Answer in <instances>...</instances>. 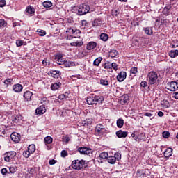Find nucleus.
I'll return each instance as SVG.
<instances>
[{"mask_svg": "<svg viewBox=\"0 0 178 178\" xmlns=\"http://www.w3.org/2000/svg\"><path fill=\"white\" fill-rule=\"evenodd\" d=\"M87 104L88 105H95L97 104H101L102 102L105 101L104 96L97 95H90L87 97Z\"/></svg>", "mask_w": 178, "mask_h": 178, "instance_id": "obj_1", "label": "nucleus"}, {"mask_svg": "<svg viewBox=\"0 0 178 178\" xmlns=\"http://www.w3.org/2000/svg\"><path fill=\"white\" fill-rule=\"evenodd\" d=\"M72 169L80 170V169H83V168H87V163L84 160H74L72 163Z\"/></svg>", "mask_w": 178, "mask_h": 178, "instance_id": "obj_2", "label": "nucleus"}, {"mask_svg": "<svg viewBox=\"0 0 178 178\" xmlns=\"http://www.w3.org/2000/svg\"><path fill=\"white\" fill-rule=\"evenodd\" d=\"M147 81L150 86H152L156 83L158 80V74L154 71H151L147 74Z\"/></svg>", "mask_w": 178, "mask_h": 178, "instance_id": "obj_3", "label": "nucleus"}, {"mask_svg": "<svg viewBox=\"0 0 178 178\" xmlns=\"http://www.w3.org/2000/svg\"><path fill=\"white\" fill-rule=\"evenodd\" d=\"M90 12V6L86 4H82L79 6L78 9L77 15L79 16H83V15H87Z\"/></svg>", "mask_w": 178, "mask_h": 178, "instance_id": "obj_4", "label": "nucleus"}, {"mask_svg": "<svg viewBox=\"0 0 178 178\" xmlns=\"http://www.w3.org/2000/svg\"><path fill=\"white\" fill-rule=\"evenodd\" d=\"M95 131L97 133L99 136H104V134H106L107 130L102 124H98L95 129Z\"/></svg>", "mask_w": 178, "mask_h": 178, "instance_id": "obj_5", "label": "nucleus"}, {"mask_svg": "<svg viewBox=\"0 0 178 178\" xmlns=\"http://www.w3.org/2000/svg\"><path fill=\"white\" fill-rule=\"evenodd\" d=\"M79 152L81 155H92V149L86 147H81L78 148Z\"/></svg>", "mask_w": 178, "mask_h": 178, "instance_id": "obj_6", "label": "nucleus"}, {"mask_svg": "<svg viewBox=\"0 0 178 178\" xmlns=\"http://www.w3.org/2000/svg\"><path fill=\"white\" fill-rule=\"evenodd\" d=\"M48 74L49 76H50L51 77H53L54 79H59L62 74V72H60V71L59 70H51L49 72Z\"/></svg>", "mask_w": 178, "mask_h": 178, "instance_id": "obj_7", "label": "nucleus"}, {"mask_svg": "<svg viewBox=\"0 0 178 178\" xmlns=\"http://www.w3.org/2000/svg\"><path fill=\"white\" fill-rule=\"evenodd\" d=\"M16 156V153L15 152H8L4 154V161L6 162H9L11 159H13Z\"/></svg>", "mask_w": 178, "mask_h": 178, "instance_id": "obj_8", "label": "nucleus"}, {"mask_svg": "<svg viewBox=\"0 0 178 178\" xmlns=\"http://www.w3.org/2000/svg\"><path fill=\"white\" fill-rule=\"evenodd\" d=\"M127 77V74H126V72H120L118 76H117V80L118 81H119L120 83H122V81H124V80L126 79Z\"/></svg>", "mask_w": 178, "mask_h": 178, "instance_id": "obj_9", "label": "nucleus"}, {"mask_svg": "<svg viewBox=\"0 0 178 178\" xmlns=\"http://www.w3.org/2000/svg\"><path fill=\"white\" fill-rule=\"evenodd\" d=\"M115 134L118 138H126L129 132L119 130L115 133Z\"/></svg>", "mask_w": 178, "mask_h": 178, "instance_id": "obj_10", "label": "nucleus"}, {"mask_svg": "<svg viewBox=\"0 0 178 178\" xmlns=\"http://www.w3.org/2000/svg\"><path fill=\"white\" fill-rule=\"evenodd\" d=\"M168 86L170 87V91H176V90L178 89V83L176 81H172L170 83H168Z\"/></svg>", "mask_w": 178, "mask_h": 178, "instance_id": "obj_11", "label": "nucleus"}, {"mask_svg": "<svg viewBox=\"0 0 178 178\" xmlns=\"http://www.w3.org/2000/svg\"><path fill=\"white\" fill-rule=\"evenodd\" d=\"M55 59L57 65H63V64L65 63V61L66 60L65 58H63V57L60 54L56 56Z\"/></svg>", "mask_w": 178, "mask_h": 178, "instance_id": "obj_12", "label": "nucleus"}, {"mask_svg": "<svg viewBox=\"0 0 178 178\" xmlns=\"http://www.w3.org/2000/svg\"><path fill=\"white\" fill-rule=\"evenodd\" d=\"M10 138L12 141H14V143H19V141H20V134L17 133H13L10 135Z\"/></svg>", "mask_w": 178, "mask_h": 178, "instance_id": "obj_13", "label": "nucleus"}, {"mask_svg": "<svg viewBox=\"0 0 178 178\" xmlns=\"http://www.w3.org/2000/svg\"><path fill=\"white\" fill-rule=\"evenodd\" d=\"M47 112V108L44 106H40L35 110V113L37 115H44Z\"/></svg>", "mask_w": 178, "mask_h": 178, "instance_id": "obj_14", "label": "nucleus"}, {"mask_svg": "<svg viewBox=\"0 0 178 178\" xmlns=\"http://www.w3.org/2000/svg\"><path fill=\"white\" fill-rule=\"evenodd\" d=\"M13 90L15 91V92H22L23 90V86H22L20 83H17L13 85Z\"/></svg>", "mask_w": 178, "mask_h": 178, "instance_id": "obj_15", "label": "nucleus"}, {"mask_svg": "<svg viewBox=\"0 0 178 178\" xmlns=\"http://www.w3.org/2000/svg\"><path fill=\"white\" fill-rule=\"evenodd\" d=\"M102 23V19H101V18H96L92 22V27H95V28L99 27Z\"/></svg>", "mask_w": 178, "mask_h": 178, "instance_id": "obj_16", "label": "nucleus"}, {"mask_svg": "<svg viewBox=\"0 0 178 178\" xmlns=\"http://www.w3.org/2000/svg\"><path fill=\"white\" fill-rule=\"evenodd\" d=\"M23 97L26 101H31V97H33V92H31V91H26L24 93Z\"/></svg>", "mask_w": 178, "mask_h": 178, "instance_id": "obj_17", "label": "nucleus"}, {"mask_svg": "<svg viewBox=\"0 0 178 178\" xmlns=\"http://www.w3.org/2000/svg\"><path fill=\"white\" fill-rule=\"evenodd\" d=\"M120 102L121 105H125L126 104H127V102H129V95H123L121 97Z\"/></svg>", "mask_w": 178, "mask_h": 178, "instance_id": "obj_18", "label": "nucleus"}, {"mask_svg": "<svg viewBox=\"0 0 178 178\" xmlns=\"http://www.w3.org/2000/svg\"><path fill=\"white\" fill-rule=\"evenodd\" d=\"M94 48H97V42H90L88 43L86 46V49H88V51H91V49H94Z\"/></svg>", "mask_w": 178, "mask_h": 178, "instance_id": "obj_19", "label": "nucleus"}, {"mask_svg": "<svg viewBox=\"0 0 178 178\" xmlns=\"http://www.w3.org/2000/svg\"><path fill=\"white\" fill-rule=\"evenodd\" d=\"M173 149H172V148H168L165 152H164V156L165 158H170V156H172L173 152H172Z\"/></svg>", "mask_w": 178, "mask_h": 178, "instance_id": "obj_20", "label": "nucleus"}, {"mask_svg": "<svg viewBox=\"0 0 178 178\" xmlns=\"http://www.w3.org/2000/svg\"><path fill=\"white\" fill-rule=\"evenodd\" d=\"M26 12H27V13H29V15H34V13H35V10L34 9V7L31 6H28L26 9Z\"/></svg>", "mask_w": 178, "mask_h": 178, "instance_id": "obj_21", "label": "nucleus"}, {"mask_svg": "<svg viewBox=\"0 0 178 178\" xmlns=\"http://www.w3.org/2000/svg\"><path fill=\"white\" fill-rule=\"evenodd\" d=\"M61 86H62V83H60V82L55 83L51 84V88L52 91H56V90H58V88H59V87H60Z\"/></svg>", "mask_w": 178, "mask_h": 178, "instance_id": "obj_22", "label": "nucleus"}, {"mask_svg": "<svg viewBox=\"0 0 178 178\" xmlns=\"http://www.w3.org/2000/svg\"><path fill=\"white\" fill-rule=\"evenodd\" d=\"M124 124V120H123V119L120 118L117 120V127H118L119 129H122Z\"/></svg>", "mask_w": 178, "mask_h": 178, "instance_id": "obj_23", "label": "nucleus"}, {"mask_svg": "<svg viewBox=\"0 0 178 178\" xmlns=\"http://www.w3.org/2000/svg\"><path fill=\"white\" fill-rule=\"evenodd\" d=\"M100 40H102V41L106 42L108 41V40H109V36L108 35V34L102 33L100 35Z\"/></svg>", "mask_w": 178, "mask_h": 178, "instance_id": "obj_24", "label": "nucleus"}, {"mask_svg": "<svg viewBox=\"0 0 178 178\" xmlns=\"http://www.w3.org/2000/svg\"><path fill=\"white\" fill-rule=\"evenodd\" d=\"M63 65L65 67H72V66H74V65H76V64L74 63V62L67 61L65 60L64 61Z\"/></svg>", "mask_w": 178, "mask_h": 178, "instance_id": "obj_25", "label": "nucleus"}, {"mask_svg": "<svg viewBox=\"0 0 178 178\" xmlns=\"http://www.w3.org/2000/svg\"><path fill=\"white\" fill-rule=\"evenodd\" d=\"M169 56H170V58H176V56H178V50H171L169 52Z\"/></svg>", "mask_w": 178, "mask_h": 178, "instance_id": "obj_26", "label": "nucleus"}, {"mask_svg": "<svg viewBox=\"0 0 178 178\" xmlns=\"http://www.w3.org/2000/svg\"><path fill=\"white\" fill-rule=\"evenodd\" d=\"M84 42L83 41L80 42H71L70 46L71 47H82L83 45Z\"/></svg>", "mask_w": 178, "mask_h": 178, "instance_id": "obj_27", "label": "nucleus"}, {"mask_svg": "<svg viewBox=\"0 0 178 178\" xmlns=\"http://www.w3.org/2000/svg\"><path fill=\"white\" fill-rule=\"evenodd\" d=\"M170 13V6H166L163 10V14L165 16H169V13Z\"/></svg>", "mask_w": 178, "mask_h": 178, "instance_id": "obj_28", "label": "nucleus"}, {"mask_svg": "<svg viewBox=\"0 0 178 178\" xmlns=\"http://www.w3.org/2000/svg\"><path fill=\"white\" fill-rule=\"evenodd\" d=\"M107 161L108 163H111V165H115L116 162V158H114V156H108L107 157Z\"/></svg>", "mask_w": 178, "mask_h": 178, "instance_id": "obj_29", "label": "nucleus"}, {"mask_svg": "<svg viewBox=\"0 0 178 178\" xmlns=\"http://www.w3.org/2000/svg\"><path fill=\"white\" fill-rule=\"evenodd\" d=\"M145 33L147 35H152V34H153L152 28H151V27H146L145 29Z\"/></svg>", "mask_w": 178, "mask_h": 178, "instance_id": "obj_30", "label": "nucleus"}, {"mask_svg": "<svg viewBox=\"0 0 178 178\" xmlns=\"http://www.w3.org/2000/svg\"><path fill=\"white\" fill-rule=\"evenodd\" d=\"M28 151L30 152L31 154H34V152H35V145H30L28 147Z\"/></svg>", "mask_w": 178, "mask_h": 178, "instance_id": "obj_31", "label": "nucleus"}, {"mask_svg": "<svg viewBox=\"0 0 178 178\" xmlns=\"http://www.w3.org/2000/svg\"><path fill=\"white\" fill-rule=\"evenodd\" d=\"M101 62H102V57H99L94 60L93 65L95 66H99V63H101Z\"/></svg>", "mask_w": 178, "mask_h": 178, "instance_id": "obj_32", "label": "nucleus"}, {"mask_svg": "<svg viewBox=\"0 0 178 178\" xmlns=\"http://www.w3.org/2000/svg\"><path fill=\"white\" fill-rule=\"evenodd\" d=\"M42 106H45V105H49V100H47V97H43L41 99Z\"/></svg>", "mask_w": 178, "mask_h": 178, "instance_id": "obj_33", "label": "nucleus"}, {"mask_svg": "<svg viewBox=\"0 0 178 178\" xmlns=\"http://www.w3.org/2000/svg\"><path fill=\"white\" fill-rule=\"evenodd\" d=\"M44 8H51L52 3L49 1H46L42 3Z\"/></svg>", "mask_w": 178, "mask_h": 178, "instance_id": "obj_34", "label": "nucleus"}, {"mask_svg": "<svg viewBox=\"0 0 178 178\" xmlns=\"http://www.w3.org/2000/svg\"><path fill=\"white\" fill-rule=\"evenodd\" d=\"M52 141H53V139H52V137L51 136H47L44 138L45 144H52Z\"/></svg>", "mask_w": 178, "mask_h": 178, "instance_id": "obj_35", "label": "nucleus"}, {"mask_svg": "<svg viewBox=\"0 0 178 178\" xmlns=\"http://www.w3.org/2000/svg\"><path fill=\"white\" fill-rule=\"evenodd\" d=\"M118 56V51L116 50H111L109 53V56H111V58H116V56Z\"/></svg>", "mask_w": 178, "mask_h": 178, "instance_id": "obj_36", "label": "nucleus"}, {"mask_svg": "<svg viewBox=\"0 0 178 178\" xmlns=\"http://www.w3.org/2000/svg\"><path fill=\"white\" fill-rule=\"evenodd\" d=\"M100 84L102 86H109V82L107 79H100Z\"/></svg>", "mask_w": 178, "mask_h": 178, "instance_id": "obj_37", "label": "nucleus"}, {"mask_svg": "<svg viewBox=\"0 0 178 178\" xmlns=\"http://www.w3.org/2000/svg\"><path fill=\"white\" fill-rule=\"evenodd\" d=\"M99 158L100 159H108V152H103L99 154Z\"/></svg>", "mask_w": 178, "mask_h": 178, "instance_id": "obj_38", "label": "nucleus"}, {"mask_svg": "<svg viewBox=\"0 0 178 178\" xmlns=\"http://www.w3.org/2000/svg\"><path fill=\"white\" fill-rule=\"evenodd\" d=\"M161 104L162 105V106H164V108H169V101L168 100H163L161 102Z\"/></svg>", "mask_w": 178, "mask_h": 178, "instance_id": "obj_39", "label": "nucleus"}, {"mask_svg": "<svg viewBox=\"0 0 178 178\" xmlns=\"http://www.w3.org/2000/svg\"><path fill=\"white\" fill-rule=\"evenodd\" d=\"M138 177H144V170H138L136 172Z\"/></svg>", "mask_w": 178, "mask_h": 178, "instance_id": "obj_40", "label": "nucleus"}, {"mask_svg": "<svg viewBox=\"0 0 178 178\" xmlns=\"http://www.w3.org/2000/svg\"><path fill=\"white\" fill-rule=\"evenodd\" d=\"M37 33H38V34H39V35H40V37H44V35H47V32H45V31H44V30L38 29V30L37 31Z\"/></svg>", "mask_w": 178, "mask_h": 178, "instance_id": "obj_41", "label": "nucleus"}, {"mask_svg": "<svg viewBox=\"0 0 178 178\" xmlns=\"http://www.w3.org/2000/svg\"><path fill=\"white\" fill-rule=\"evenodd\" d=\"M102 67L106 70L111 69V63L109 61H107L106 63L102 65Z\"/></svg>", "mask_w": 178, "mask_h": 178, "instance_id": "obj_42", "label": "nucleus"}, {"mask_svg": "<svg viewBox=\"0 0 178 178\" xmlns=\"http://www.w3.org/2000/svg\"><path fill=\"white\" fill-rule=\"evenodd\" d=\"M29 175H31V176H34V175H35V173H37V171H35V168H30L28 170Z\"/></svg>", "mask_w": 178, "mask_h": 178, "instance_id": "obj_43", "label": "nucleus"}, {"mask_svg": "<svg viewBox=\"0 0 178 178\" xmlns=\"http://www.w3.org/2000/svg\"><path fill=\"white\" fill-rule=\"evenodd\" d=\"M10 173H16L17 168L16 166H11L9 168Z\"/></svg>", "mask_w": 178, "mask_h": 178, "instance_id": "obj_44", "label": "nucleus"}, {"mask_svg": "<svg viewBox=\"0 0 178 178\" xmlns=\"http://www.w3.org/2000/svg\"><path fill=\"white\" fill-rule=\"evenodd\" d=\"M114 158H115V161H120V159H122V155L119 152L115 153Z\"/></svg>", "mask_w": 178, "mask_h": 178, "instance_id": "obj_45", "label": "nucleus"}, {"mask_svg": "<svg viewBox=\"0 0 178 178\" xmlns=\"http://www.w3.org/2000/svg\"><path fill=\"white\" fill-rule=\"evenodd\" d=\"M8 23L6 22L5 19H0V27H6Z\"/></svg>", "mask_w": 178, "mask_h": 178, "instance_id": "obj_46", "label": "nucleus"}, {"mask_svg": "<svg viewBox=\"0 0 178 178\" xmlns=\"http://www.w3.org/2000/svg\"><path fill=\"white\" fill-rule=\"evenodd\" d=\"M19 120H22V116H16L13 118V122L15 123H18Z\"/></svg>", "mask_w": 178, "mask_h": 178, "instance_id": "obj_47", "label": "nucleus"}, {"mask_svg": "<svg viewBox=\"0 0 178 178\" xmlns=\"http://www.w3.org/2000/svg\"><path fill=\"white\" fill-rule=\"evenodd\" d=\"M138 70H137V67H134L132 68H131L130 70V73L131 74H136L137 73Z\"/></svg>", "mask_w": 178, "mask_h": 178, "instance_id": "obj_48", "label": "nucleus"}, {"mask_svg": "<svg viewBox=\"0 0 178 178\" xmlns=\"http://www.w3.org/2000/svg\"><path fill=\"white\" fill-rule=\"evenodd\" d=\"M66 94H69L67 92H65V94H62V95H60L58 96V99H65V98H67V96L66 95Z\"/></svg>", "mask_w": 178, "mask_h": 178, "instance_id": "obj_49", "label": "nucleus"}, {"mask_svg": "<svg viewBox=\"0 0 178 178\" xmlns=\"http://www.w3.org/2000/svg\"><path fill=\"white\" fill-rule=\"evenodd\" d=\"M111 69H113L115 71L118 70V64L116 63H113L111 64Z\"/></svg>", "mask_w": 178, "mask_h": 178, "instance_id": "obj_50", "label": "nucleus"}, {"mask_svg": "<svg viewBox=\"0 0 178 178\" xmlns=\"http://www.w3.org/2000/svg\"><path fill=\"white\" fill-rule=\"evenodd\" d=\"M169 136H170V134L169 133V131H163V137L164 138H169Z\"/></svg>", "mask_w": 178, "mask_h": 178, "instance_id": "obj_51", "label": "nucleus"}, {"mask_svg": "<svg viewBox=\"0 0 178 178\" xmlns=\"http://www.w3.org/2000/svg\"><path fill=\"white\" fill-rule=\"evenodd\" d=\"M67 155H69V154L67 153V151L63 150L61 152V156H62V158H66V156H67Z\"/></svg>", "mask_w": 178, "mask_h": 178, "instance_id": "obj_52", "label": "nucleus"}, {"mask_svg": "<svg viewBox=\"0 0 178 178\" xmlns=\"http://www.w3.org/2000/svg\"><path fill=\"white\" fill-rule=\"evenodd\" d=\"M30 154L31 153L29 152V150H26L23 152V156H24V158H29V156H30Z\"/></svg>", "mask_w": 178, "mask_h": 178, "instance_id": "obj_53", "label": "nucleus"}, {"mask_svg": "<svg viewBox=\"0 0 178 178\" xmlns=\"http://www.w3.org/2000/svg\"><path fill=\"white\" fill-rule=\"evenodd\" d=\"M1 173L3 175V176H6V175H8V170L6 168H3L1 170Z\"/></svg>", "mask_w": 178, "mask_h": 178, "instance_id": "obj_54", "label": "nucleus"}, {"mask_svg": "<svg viewBox=\"0 0 178 178\" xmlns=\"http://www.w3.org/2000/svg\"><path fill=\"white\" fill-rule=\"evenodd\" d=\"M24 42L22 40H17L16 41V45L17 47H22L23 45Z\"/></svg>", "mask_w": 178, "mask_h": 178, "instance_id": "obj_55", "label": "nucleus"}, {"mask_svg": "<svg viewBox=\"0 0 178 178\" xmlns=\"http://www.w3.org/2000/svg\"><path fill=\"white\" fill-rule=\"evenodd\" d=\"M6 5V1L1 0L0 1V8H3Z\"/></svg>", "mask_w": 178, "mask_h": 178, "instance_id": "obj_56", "label": "nucleus"}, {"mask_svg": "<svg viewBox=\"0 0 178 178\" xmlns=\"http://www.w3.org/2000/svg\"><path fill=\"white\" fill-rule=\"evenodd\" d=\"M82 26H84L85 27H88V22L87 20H82L81 21Z\"/></svg>", "mask_w": 178, "mask_h": 178, "instance_id": "obj_57", "label": "nucleus"}, {"mask_svg": "<svg viewBox=\"0 0 178 178\" xmlns=\"http://www.w3.org/2000/svg\"><path fill=\"white\" fill-rule=\"evenodd\" d=\"M63 140L65 142L66 144H67L70 141V138L67 136H66Z\"/></svg>", "mask_w": 178, "mask_h": 178, "instance_id": "obj_58", "label": "nucleus"}, {"mask_svg": "<svg viewBox=\"0 0 178 178\" xmlns=\"http://www.w3.org/2000/svg\"><path fill=\"white\" fill-rule=\"evenodd\" d=\"M161 23L165 26H168V24H169V19H163Z\"/></svg>", "mask_w": 178, "mask_h": 178, "instance_id": "obj_59", "label": "nucleus"}, {"mask_svg": "<svg viewBox=\"0 0 178 178\" xmlns=\"http://www.w3.org/2000/svg\"><path fill=\"white\" fill-rule=\"evenodd\" d=\"M145 116H147L148 118H152L154 116V113H145Z\"/></svg>", "mask_w": 178, "mask_h": 178, "instance_id": "obj_60", "label": "nucleus"}, {"mask_svg": "<svg viewBox=\"0 0 178 178\" xmlns=\"http://www.w3.org/2000/svg\"><path fill=\"white\" fill-rule=\"evenodd\" d=\"M13 80L11 79H8L5 80L4 83L5 84H12Z\"/></svg>", "mask_w": 178, "mask_h": 178, "instance_id": "obj_61", "label": "nucleus"}, {"mask_svg": "<svg viewBox=\"0 0 178 178\" xmlns=\"http://www.w3.org/2000/svg\"><path fill=\"white\" fill-rule=\"evenodd\" d=\"M140 86L143 87V88H145V87H147V81H142L140 83Z\"/></svg>", "mask_w": 178, "mask_h": 178, "instance_id": "obj_62", "label": "nucleus"}, {"mask_svg": "<svg viewBox=\"0 0 178 178\" xmlns=\"http://www.w3.org/2000/svg\"><path fill=\"white\" fill-rule=\"evenodd\" d=\"M42 63L43 66H48L49 63H48V60L47 59H44V60H42Z\"/></svg>", "mask_w": 178, "mask_h": 178, "instance_id": "obj_63", "label": "nucleus"}, {"mask_svg": "<svg viewBox=\"0 0 178 178\" xmlns=\"http://www.w3.org/2000/svg\"><path fill=\"white\" fill-rule=\"evenodd\" d=\"M172 98H175V99H178V92H175L172 94Z\"/></svg>", "mask_w": 178, "mask_h": 178, "instance_id": "obj_64", "label": "nucleus"}]
</instances>
